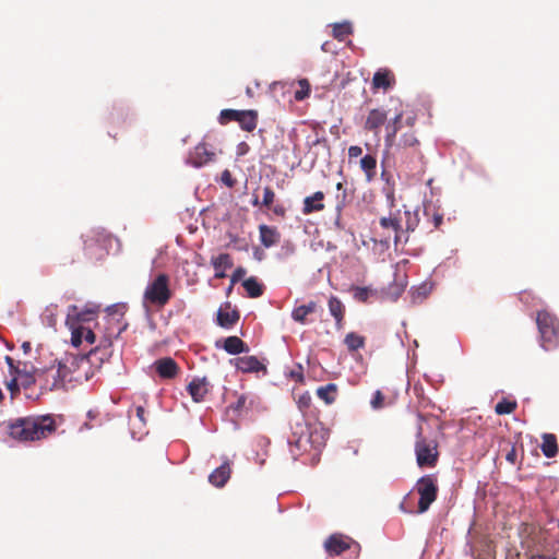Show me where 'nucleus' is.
Here are the masks:
<instances>
[{"label": "nucleus", "instance_id": "obj_1", "mask_svg": "<svg viewBox=\"0 0 559 559\" xmlns=\"http://www.w3.org/2000/svg\"><path fill=\"white\" fill-rule=\"evenodd\" d=\"M13 435L24 441H34L50 435L55 429V419L50 415L37 418L20 419L19 424L12 426Z\"/></svg>", "mask_w": 559, "mask_h": 559}, {"label": "nucleus", "instance_id": "obj_2", "mask_svg": "<svg viewBox=\"0 0 559 559\" xmlns=\"http://www.w3.org/2000/svg\"><path fill=\"white\" fill-rule=\"evenodd\" d=\"M112 236L104 228H93L83 235L85 254L92 260H99L108 253Z\"/></svg>", "mask_w": 559, "mask_h": 559}, {"label": "nucleus", "instance_id": "obj_3", "mask_svg": "<svg viewBox=\"0 0 559 559\" xmlns=\"http://www.w3.org/2000/svg\"><path fill=\"white\" fill-rule=\"evenodd\" d=\"M540 334V346L545 350H551L559 345V321L546 310L539 311L536 318Z\"/></svg>", "mask_w": 559, "mask_h": 559}, {"label": "nucleus", "instance_id": "obj_4", "mask_svg": "<svg viewBox=\"0 0 559 559\" xmlns=\"http://www.w3.org/2000/svg\"><path fill=\"white\" fill-rule=\"evenodd\" d=\"M169 280L166 274H158L155 280L150 283L144 290V305L150 302L155 306H165L170 297Z\"/></svg>", "mask_w": 559, "mask_h": 559}, {"label": "nucleus", "instance_id": "obj_5", "mask_svg": "<svg viewBox=\"0 0 559 559\" xmlns=\"http://www.w3.org/2000/svg\"><path fill=\"white\" fill-rule=\"evenodd\" d=\"M415 489L419 495L417 513H425L437 499L438 487L436 481L431 476H423L417 481Z\"/></svg>", "mask_w": 559, "mask_h": 559}, {"label": "nucleus", "instance_id": "obj_6", "mask_svg": "<svg viewBox=\"0 0 559 559\" xmlns=\"http://www.w3.org/2000/svg\"><path fill=\"white\" fill-rule=\"evenodd\" d=\"M421 427L417 431V441L415 444L416 461L418 466H433L437 462L438 452L436 445H430L423 438Z\"/></svg>", "mask_w": 559, "mask_h": 559}, {"label": "nucleus", "instance_id": "obj_7", "mask_svg": "<svg viewBox=\"0 0 559 559\" xmlns=\"http://www.w3.org/2000/svg\"><path fill=\"white\" fill-rule=\"evenodd\" d=\"M98 310V306L80 309L78 306L71 305L68 308L66 324L85 325V323H88L95 319Z\"/></svg>", "mask_w": 559, "mask_h": 559}, {"label": "nucleus", "instance_id": "obj_8", "mask_svg": "<svg viewBox=\"0 0 559 559\" xmlns=\"http://www.w3.org/2000/svg\"><path fill=\"white\" fill-rule=\"evenodd\" d=\"M58 370H55V364L45 369H39L37 371V377L32 379V381H38V385L41 390L52 391L63 389L60 380V376H58Z\"/></svg>", "mask_w": 559, "mask_h": 559}, {"label": "nucleus", "instance_id": "obj_9", "mask_svg": "<svg viewBox=\"0 0 559 559\" xmlns=\"http://www.w3.org/2000/svg\"><path fill=\"white\" fill-rule=\"evenodd\" d=\"M216 153L205 143H199L189 154L188 164L194 167H203L215 162Z\"/></svg>", "mask_w": 559, "mask_h": 559}, {"label": "nucleus", "instance_id": "obj_10", "mask_svg": "<svg viewBox=\"0 0 559 559\" xmlns=\"http://www.w3.org/2000/svg\"><path fill=\"white\" fill-rule=\"evenodd\" d=\"M352 545H358L349 537L342 534L331 535L324 543V548L330 556H338L349 549Z\"/></svg>", "mask_w": 559, "mask_h": 559}, {"label": "nucleus", "instance_id": "obj_11", "mask_svg": "<svg viewBox=\"0 0 559 559\" xmlns=\"http://www.w3.org/2000/svg\"><path fill=\"white\" fill-rule=\"evenodd\" d=\"M337 194H336V205H335V218L333 222L334 228L337 230H343L345 225L342 222V211L348 202L349 194L347 189L344 188L343 182L336 183Z\"/></svg>", "mask_w": 559, "mask_h": 559}, {"label": "nucleus", "instance_id": "obj_12", "mask_svg": "<svg viewBox=\"0 0 559 559\" xmlns=\"http://www.w3.org/2000/svg\"><path fill=\"white\" fill-rule=\"evenodd\" d=\"M154 368L163 379H173L177 376L179 367L171 357H164L154 362Z\"/></svg>", "mask_w": 559, "mask_h": 559}, {"label": "nucleus", "instance_id": "obj_13", "mask_svg": "<svg viewBox=\"0 0 559 559\" xmlns=\"http://www.w3.org/2000/svg\"><path fill=\"white\" fill-rule=\"evenodd\" d=\"M388 114L383 109H371L365 121V129L373 132L376 135L379 133L380 128L386 121Z\"/></svg>", "mask_w": 559, "mask_h": 559}, {"label": "nucleus", "instance_id": "obj_14", "mask_svg": "<svg viewBox=\"0 0 559 559\" xmlns=\"http://www.w3.org/2000/svg\"><path fill=\"white\" fill-rule=\"evenodd\" d=\"M187 389L192 400L195 403H200L209 392V383L205 378H194Z\"/></svg>", "mask_w": 559, "mask_h": 559}, {"label": "nucleus", "instance_id": "obj_15", "mask_svg": "<svg viewBox=\"0 0 559 559\" xmlns=\"http://www.w3.org/2000/svg\"><path fill=\"white\" fill-rule=\"evenodd\" d=\"M259 233L260 241L265 248L276 246L281 240V234L276 227L262 224L259 226Z\"/></svg>", "mask_w": 559, "mask_h": 559}, {"label": "nucleus", "instance_id": "obj_16", "mask_svg": "<svg viewBox=\"0 0 559 559\" xmlns=\"http://www.w3.org/2000/svg\"><path fill=\"white\" fill-rule=\"evenodd\" d=\"M395 83V79L393 73L388 69L378 70L372 78V88L373 90H389Z\"/></svg>", "mask_w": 559, "mask_h": 559}, {"label": "nucleus", "instance_id": "obj_17", "mask_svg": "<svg viewBox=\"0 0 559 559\" xmlns=\"http://www.w3.org/2000/svg\"><path fill=\"white\" fill-rule=\"evenodd\" d=\"M230 477V467L228 461L215 468L209 476V481L215 487H224Z\"/></svg>", "mask_w": 559, "mask_h": 559}, {"label": "nucleus", "instance_id": "obj_18", "mask_svg": "<svg viewBox=\"0 0 559 559\" xmlns=\"http://www.w3.org/2000/svg\"><path fill=\"white\" fill-rule=\"evenodd\" d=\"M235 367L242 372H258L264 368L255 356H243L236 358Z\"/></svg>", "mask_w": 559, "mask_h": 559}, {"label": "nucleus", "instance_id": "obj_19", "mask_svg": "<svg viewBox=\"0 0 559 559\" xmlns=\"http://www.w3.org/2000/svg\"><path fill=\"white\" fill-rule=\"evenodd\" d=\"M212 265L215 271V277L223 278L226 276V271L233 266V261L228 253H219L217 257L212 258Z\"/></svg>", "mask_w": 559, "mask_h": 559}, {"label": "nucleus", "instance_id": "obj_20", "mask_svg": "<svg viewBox=\"0 0 559 559\" xmlns=\"http://www.w3.org/2000/svg\"><path fill=\"white\" fill-rule=\"evenodd\" d=\"M317 310V302L309 301L306 305L297 306L292 311V319L300 324L307 323V317Z\"/></svg>", "mask_w": 559, "mask_h": 559}, {"label": "nucleus", "instance_id": "obj_21", "mask_svg": "<svg viewBox=\"0 0 559 559\" xmlns=\"http://www.w3.org/2000/svg\"><path fill=\"white\" fill-rule=\"evenodd\" d=\"M223 348L229 355H239L241 353H248V345L240 340L238 336H228L224 340Z\"/></svg>", "mask_w": 559, "mask_h": 559}, {"label": "nucleus", "instance_id": "obj_22", "mask_svg": "<svg viewBox=\"0 0 559 559\" xmlns=\"http://www.w3.org/2000/svg\"><path fill=\"white\" fill-rule=\"evenodd\" d=\"M237 122L242 130L253 131L258 124V111L252 109L241 110Z\"/></svg>", "mask_w": 559, "mask_h": 559}, {"label": "nucleus", "instance_id": "obj_23", "mask_svg": "<svg viewBox=\"0 0 559 559\" xmlns=\"http://www.w3.org/2000/svg\"><path fill=\"white\" fill-rule=\"evenodd\" d=\"M112 352L108 348L94 347L87 354V360L92 366L100 367L105 361L109 360Z\"/></svg>", "mask_w": 559, "mask_h": 559}, {"label": "nucleus", "instance_id": "obj_24", "mask_svg": "<svg viewBox=\"0 0 559 559\" xmlns=\"http://www.w3.org/2000/svg\"><path fill=\"white\" fill-rule=\"evenodd\" d=\"M239 320V313L237 310H224L218 309L217 312V324L224 329H230Z\"/></svg>", "mask_w": 559, "mask_h": 559}, {"label": "nucleus", "instance_id": "obj_25", "mask_svg": "<svg viewBox=\"0 0 559 559\" xmlns=\"http://www.w3.org/2000/svg\"><path fill=\"white\" fill-rule=\"evenodd\" d=\"M543 454L548 457H555L558 453L557 439L552 433H544L543 442L540 445Z\"/></svg>", "mask_w": 559, "mask_h": 559}, {"label": "nucleus", "instance_id": "obj_26", "mask_svg": "<svg viewBox=\"0 0 559 559\" xmlns=\"http://www.w3.org/2000/svg\"><path fill=\"white\" fill-rule=\"evenodd\" d=\"M323 192L318 191L314 194L307 197L304 201L302 212L305 214H310L316 211H320L323 209Z\"/></svg>", "mask_w": 559, "mask_h": 559}, {"label": "nucleus", "instance_id": "obj_27", "mask_svg": "<svg viewBox=\"0 0 559 559\" xmlns=\"http://www.w3.org/2000/svg\"><path fill=\"white\" fill-rule=\"evenodd\" d=\"M344 305L343 302L335 296H331L329 299V311L331 316L335 319L336 325L340 328L344 318Z\"/></svg>", "mask_w": 559, "mask_h": 559}, {"label": "nucleus", "instance_id": "obj_28", "mask_svg": "<svg viewBox=\"0 0 559 559\" xmlns=\"http://www.w3.org/2000/svg\"><path fill=\"white\" fill-rule=\"evenodd\" d=\"M403 118V112L400 111L395 115V117L392 119V121H390L385 129H386V136H385V142L388 145H392V143L394 142V139H395V135L401 127V120Z\"/></svg>", "mask_w": 559, "mask_h": 559}, {"label": "nucleus", "instance_id": "obj_29", "mask_svg": "<svg viewBox=\"0 0 559 559\" xmlns=\"http://www.w3.org/2000/svg\"><path fill=\"white\" fill-rule=\"evenodd\" d=\"M432 290V284L424 282L419 286H415L411 290L412 301L419 302L424 300Z\"/></svg>", "mask_w": 559, "mask_h": 559}, {"label": "nucleus", "instance_id": "obj_30", "mask_svg": "<svg viewBox=\"0 0 559 559\" xmlns=\"http://www.w3.org/2000/svg\"><path fill=\"white\" fill-rule=\"evenodd\" d=\"M242 286L251 298H258L263 294V286L255 277H249L243 281Z\"/></svg>", "mask_w": 559, "mask_h": 559}, {"label": "nucleus", "instance_id": "obj_31", "mask_svg": "<svg viewBox=\"0 0 559 559\" xmlns=\"http://www.w3.org/2000/svg\"><path fill=\"white\" fill-rule=\"evenodd\" d=\"M337 386L334 383L320 386L317 390V395L323 400L326 404H331L336 399Z\"/></svg>", "mask_w": 559, "mask_h": 559}, {"label": "nucleus", "instance_id": "obj_32", "mask_svg": "<svg viewBox=\"0 0 559 559\" xmlns=\"http://www.w3.org/2000/svg\"><path fill=\"white\" fill-rule=\"evenodd\" d=\"M344 343L350 352H355L364 347L365 338L355 332H350L346 334Z\"/></svg>", "mask_w": 559, "mask_h": 559}, {"label": "nucleus", "instance_id": "obj_33", "mask_svg": "<svg viewBox=\"0 0 559 559\" xmlns=\"http://www.w3.org/2000/svg\"><path fill=\"white\" fill-rule=\"evenodd\" d=\"M404 219H405V229L406 231H413L419 224V207L414 211L405 210L404 211Z\"/></svg>", "mask_w": 559, "mask_h": 559}, {"label": "nucleus", "instance_id": "obj_34", "mask_svg": "<svg viewBox=\"0 0 559 559\" xmlns=\"http://www.w3.org/2000/svg\"><path fill=\"white\" fill-rule=\"evenodd\" d=\"M40 319L46 326L55 328L57 324V307L53 305L46 307L40 314Z\"/></svg>", "mask_w": 559, "mask_h": 559}, {"label": "nucleus", "instance_id": "obj_35", "mask_svg": "<svg viewBox=\"0 0 559 559\" xmlns=\"http://www.w3.org/2000/svg\"><path fill=\"white\" fill-rule=\"evenodd\" d=\"M353 33L352 25L347 22L333 25V36L337 40H344L346 36Z\"/></svg>", "mask_w": 559, "mask_h": 559}, {"label": "nucleus", "instance_id": "obj_36", "mask_svg": "<svg viewBox=\"0 0 559 559\" xmlns=\"http://www.w3.org/2000/svg\"><path fill=\"white\" fill-rule=\"evenodd\" d=\"M55 370H58V376H60L61 384L64 388L67 382L72 380L71 378V368L68 366L67 361L59 360L57 365H55Z\"/></svg>", "mask_w": 559, "mask_h": 559}, {"label": "nucleus", "instance_id": "obj_37", "mask_svg": "<svg viewBox=\"0 0 559 559\" xmlns=\"http://www.w3.org/2000/svg\"><path fill=\"white\" fill-rule=\"evenodd\" d=\"M516 406H518V404L515 401H509L507 399H503L497 403V405L495 407V412L498 415H507V414H511L516 408Z\"/></svg>", "mask_w": 559, "mask_h": 559}, {"label": "nucleus", "instance_id": "obj_38", "mask_svg": "<svg viewBox=\"0 0 559 559\" xmlns=\"http://www.w3.org/2000/svg\"><path fill=\"white\" fill-rule=\"evenodd\" d=\"M359 165L361 170H364L367 175H370V173L376 168L377 159L374 156L367 154L359 159Z\"/></svg>", "mask_w": 559, "mask_h": 559}, {"label": "nucleus", "instance_id": "obj_39", "mask_svg": "<svg viewBox=\"0 0 559 559\" xmlns=\"http://www.w3.org/2000/svg\"><path fill=\"white\" fill-rule=\"evenodd\" d=\"M352 292L353 298L358 302H367L371 295V289L368 287L354 286Z\"/></svg>", "mask_w": 559, "mask_h": 559}, {"label": "nucleus", "instance_id": "obj_40", "mask_svg": "<svg viewBox=\"0 0 559 559\" xmlns=\"http://www.w3.org/2000/svg\"><path fill=\"white\" fill-rule=\"evenodd\" d=\"M380 225L383 227V228H392L393 230H395L396 233H399L400 230H403V225H402V217L401 218H395V217H382L380 219Z\"/></svg>", "mask_w": 559, "mask_h": 559}, {"label": "nucleus", "instance_id": "obj_41", "mask_svg": "<svg viewBox=\"0 0 559 559\" xmlns=\"http://www.w3.org/2000/svg\"><path fill=\"white\" fill-rule=\"evenodd\" d=\"M71 330V344L75 347H79L83 342V332L82 325L78 324H67Z\"/></svg>", "mask_w": 559, "mask_h": 559}, {"label": "nucleus", "instance_id": "obj_42", "mask_svg": "<svg viewBox=\"0 0 559 559\" xmlns=\"http://www.w3.org/2000/svg\"><path fill=\"white\" fill-rule=\"evenodd\" d=\"M298 84H299L300 88L295 92V99L304 100L305 98H307L310 95V91H311L310 84H309L308 80H306V79L299 80Z\"/></svg>", "mask_w": 559, "mask_h": 559}, {"label": "nucleus", "instance_id": "obj_43", "mask_svg": "<svg viewBox=\"0 0 559 559\" xmlns=\"http://www.w3.org/2000/svg\"><path fill=\"white\" fill-rule=\"evenodd\" d=\"M241 110L235 109H223L219 114V122L225 124L229 121H238L239 115Z\"/></svg>", "mask_w": 559, "mask_h": 559}, {"label": "nucleus", "instance_id": "obj_44", "mask_svg": "<svg viewBox=\"0 0 559 559\" xmlns=\"http://www.w3.org/2000/svg\"><path fill=\"white\" fill-rule=\"evenodd\" d=\"M311 405V395L308 392L299 395L297 400V406L300 412H306Z\"/></svg>", "mask_w": 559, "mask_h": 559}, {"label": "nucleus", "instance_id": "obj_45", "mask_svg": "<svg viewBox=\"0 0 559 559\" xmlns=\"http://www.w3.org/2000/svg\"><path fill=\"white\" fill-rule=\"evenodd\" d=\"M401 143L405 147L415 146L418 144V140L414 132H406L402 135Z\"/></svg>", "mask_w": 559, "mask_h": 559}, {"label": "nucleus", "instance_id": "obj_46", "mask_svg": "<svg viewBox=\"0 0 559 559\" xmlns=\"http://www.w3.org/2000/svg\"><path fill=\"white\" fill-rule=\"evenodd\" d=\"M383 401H384V396L383 394L381 393V391L377 390L374 393H373V396L370 401V405L373 409H379L382 407L383 405Z\"/></svg>", "mask_w": 559, "mask_h": 559}, {"label": "nucleus", "instance_id": "obj_47", "mask_svg": "<svg viewBox=\"0 0 559 559\" xmlns=\"http://www.w3.org/2000/svg\"><path fill=\"white\" fill-rule=\"evenodd\" d=\"M274 198H275L274 191L270 187H265L263 189V199H262L261 203L264 206H270L273 203Z\"/></svg>", "mask_w": 559, "mask_h": 559}, {"label": "nucleus", "instance_id": "obj_48", "mask_svg": "<svg viewBox=\"0 0 559 559\" xmlns=\"http://www.w3.org/2000/svg\"><path fill=\"white\" fill-rule=\"evenodd\" d=\"M39 369H34L33 372H25L23 376H22V384L26 388V386H29L31 384H38V381H32V379H34L35 377H37V371Z\"/></svg>", "mask_w": 559, "mask_h": 559}, {"label": "nucleus", "instance_id": "obj_49", "mask_svg": "<svg viewBox=\"0 0 559 559\" xmlns=\"http://www.w3.org/2000/svg\"><path fill=\"white\" fill-rule=\"evenodd\" d=\"M83 340L88 344H93L96 341V334L90 326L82 325Z\"/></svg>", "mask_w": 559, "mask_h": 559}, {"label": "nucleus", "instance_id": "obj_50", "mask_svg": "<svg viewBox=\"0 0 559 559\" xmlns=\"http://www.w3.org/2000/svg\"><path fill=\"white\" fill-rule=\"evenodd\" d=\"M246 404V396L240 395L238 396L237 401L229 405V409H231L234 413H239Z\"/></svg>", "mask_w": 559, "mask_h": 559}, {"label": "nucleus", "instance_id": "obj_51", "mask_svg": "<svg viewBox=\"0 0 559 559\" xmlns=\"http://www.w3.org/2000/svg\"><path fill=\"white\" fill-rule=\"evenodd\" d=\"M309 439L308 437H304V436H300L298 439L296 440H292L289 439L288 440V444L290 447H293V444H295V447L298 449V450H305V445L308 443Z\"/></svg>", "mask_w": 559, "mask_h": 559}, {"label": "nucleus", "instance_id": "obj_52", "mask_svg": "<svg viewBox=\"0 0 559 559\" xmlns=\"http://www.w3.org/2000/svg\"><path fill=\"white\" fill-rule=\"evenodd\" d=\"M96 347L108 348L109 352H112V337L110 334H105L99 344Z\"/></svg>", "mask_w": 559, "mask_h": 559}, {"label": "nucleus", "instance_id": "obj_53", "mask_svg": "<svg viewBox=\"0 0 559 559\" xmlns=\"http://www.w3.org/2000/svg\"><path fill=\"white\" fill-rule=\"evenodd\" d=\"M362 153L361 147L359 146H350L348 148V157L349 162H353V159L358 158Z\"/></svg>", "mask_w": 559, "mask_h": 559}, {"label": "nucleus", "instance_id": "obj_54", "mask_svg": "<svg viewBox=\"0 0 559 559\" xmlns=\"http://www.w3.org/2000/svg\"><path fill=\"white\" fill-rule=\"evenodd\" d=\"M246 273L247 271L243 267H237L233 273L231 283L240 281L246 275Z\"/></svg>", "mask_w": 559, "mask_h": 559}, {"label": "nucleus", "instance_id": "obj_55", "mask_svg": "<svg viewBox=\"0 0 559 559\" xmlns=\"http://www.w3.org/2000/svg\"><path fill=\"white\" fill-rule=\"evenodd\" d=\"M218 178H219V181L228 188H233L237 183L236 177H218Z\"/></svg>", "mask_w": 559, "mask_h": 559}, {"label": "nucleus", "instance_id": "obj_56", "mask_svg": "<svg viewBox=\"0 0 559 559\" xmlns=\"http://www.w3.org/2000/svg\"><path fill=\"white\" fill-rule=\"evenodd\" d=\"M144 414H145L144 407L143 406H136L135 415H136V418L139 419V421L142 424V426H145V424H146Z\"/></svg>", "mask_w": 559, "mask_h": 559}, {"label": "nucleus", "instance_id": "obj_57", "mask_svg": "<svg viewBox=\"0 0 559 559\" xmlns=\"http://www.w3.org/2000/svg\"><path fill=\"white\" fill-rule=\"evenodd\" d=\"M442 221H443L442 214H439V213L432 214V223L436 228H438L441 225Z\"/></svg>", "mask_w": 559, "mask_h": 559}, {"label": "nucleus", "instance_id": "obj_58", "mask_svg": "<svg viewBox=\"0 0 559 559\" xmlns=\"http://www.w3.org/2000/svg\"><path fill=\"white\" fill-rule=\"evenodd\" d=\"M22 349L25 354H28L32 350V346L29 342H24L22 344Z\"/></svg>", "mask_w": 559, "mask_h": 559}, {"label": "nucleus", "instance_id": "obj_59", "mask_svg": "<svg viewBox=\"0 0 559 559\" xmlns=\"http://www.w3.org/2000/svg\"><path fill=\"white\" fill-rule=\"evenodd\" d=\"M431 211V204H424V214L425 216L429 217Z\"/></svg>", "mask_w": 559, "mask_h": 559}, {"label": "nucleus", "instance_id": "obj_60", "mask_svg": "<svg viewBox=\"0 0 559 559\" xmlns=\"http://www.w3.org/2000/svg\"><path fill=\"white\" fill-rule=\"evenodd\" d=\"M528 559H555L550 556H543V555H538V556H532L531 558Z\"/></svg>", "mask_w": 559, "mask_h": 559}, {"label": "nucleus", "instance_id": "obj_61", "mask_svg": "<svg viewBox=\"0 0 559 559\" xmlns=\"http://www.w3.org/2000/svg\"><path fill=\"white\" fill-rule=\"evenodd\" d=\"M262 255H263V252H260V250H255L254 251V258H257L258 260H261L262 259Z\"/></svg>", "mask_w": 559, "mask_h": 559}, {"label": "nucleus", "instance_id": "obj_62", "mask_svg": "<svg viewBox=\"0 0 559 559\" xmlns=\"http://www.w3.org/2000/svg\"><path fill=\"white\" fill-rule=\"evenodd\" d=\"M514 451L512 450L508 455H507V460L508 461H513V457H514Z\"/></svg>", "mask_w": 559, "mask_h": 559}, {"label": "nucleus", "instance_id": "obj_63", "mask_svg": "<svg viewBox=\"0 0 559 559\" xmlns=\"http://www.w3.org/2000/svg\"><path fill=\"white\" fill-rule=\"evenodd\" d=\"M7 364L12 367L13 366V359L9 356L5 357Z\"/></svg>", "mask_w": 559, "mask_h": 559}, {"label": "nucleus", "instance_id": "obj_64", "mask_svg": "<svg viewBox=\"0 0 559 559\" xmlns=\"http://www.w3.org/2000/svg\"><path fill=\"white\" fill-rule=\"evenodd\" d=\"M259 203H260V201H259L258 195H254V198H253V200H252V204H253V205H258Z\"/></svg>", "mask_w": 559, "mask_h": 559}]
</instances>
